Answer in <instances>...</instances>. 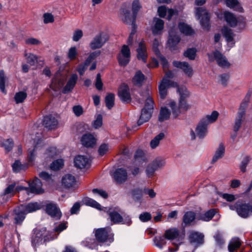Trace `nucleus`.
<instances>
[{"instance_id": "nucleus-14", "label": "nucleus", "mask_w": 252, "mask_h": 252, "mask_svg": "<svg viewBox=\"0 0 252 252\" xmlns=\"http://www.w3.org/2000/svg\"><path fill=\"white\" fill-rule=\"evenodd\" d=\"M136 17L134 18L133 12L132 14L130 10L126 7L122 8L121 9V18L122 21L127 24H131L132 28L136 27L135 20Z\"/></svg>"}, {"instance_id": "nucleus-8", "label": "nucleus", "mask_w": 252, "mask_h": 252, "mask_svg": "<svg viewBox=\"0 0 252 252\" xmlns=\"http://www.w3.org/2000/svg\"><path fill=\"white\" fill-rule=\"evenodd\" d=\"M195 16L200 20L202 27L205 30H208L210 27V16L206 9L203 7L196 8Z\"/></svg>"}, {"instance_id": "nucleus-28", "label": "nucleus", "mask_w": 252, "mask_h": 252, "mask_svg": "<svg viewBox=\"0 0 252 252\" xmlns=\"http://www.w3.org/2000/svg\"><path fill=\"white\" fill-rule=\"evenodd\" d=\"M204 235L199 232L192 231L189 235V240L190 243L195 246L203 243Z\"/></svg>"}, {"instance_id": "nucleus-36", "label": "nucleus", "mask_w": 252, "mask_h": 252, "mask_svg": "<svg viewBox=\"0 0 252 252\" xmlns=\"http://www.w3.org/2000/svg\"><path fill=\"white\" fill-rule=\"evenodd\" d=\"M219 113L217 111H213L211 114L207 115L200 120L208 126L215 122L218 118Z\"/></svg>"}, {"instance_id": "nucleus-43", "label": "nucleus", "mask_w": 252, "mask_h": 252, "mask_svg": "<svg viewBox=\"0 0 252 252\" xmlns=\"http://www.w3.org/2000/svg\"><path fill=\"white\" fill-rule=\"evenodd\" d=\"M83 203L89 206H91L92 207L94 208L95 209H97L99 210H100L101 209V205L100 204H99L98 202H97L94 200L89 198V197H85L84 198L83 200Z\"/></svg>"}, {"instance_id": "nucleus-15", "label": "nucleus", "mask_w": 252, "mask_h": 252, "mask_svg": "<svg viewBox=\"0 0 252 252\" xmlns=\"http://www.w3.org/2000/svg\"><path fill=\"white\" fill-rule=\"evenodd\" d=\"M164 26V21L158 18H154L151 26V31L154 35H161L162 33Z\"/></svg>"}, {"instance_id": "nucleus-39", "label": "nucleus", "mask_w": 252, "mask_h": 252, "mask_svg": "<svg viewBox=\"0 0 252 252\" xmlns=\"http://www.w3.org/2000/svg\"><path fill=\"white\" fill-rule=\"evenodd\" d=\"M178 28L180 32L186 35H191L194 33L193 30L189 25L184 23H179Z\"/></svg>"}, {"instance_id": "nucleus-47", "label": "nucleus", "mask_w": 252, "mask_h": 252, "mask_svg": "<svg viewBox=\"0 0 252 252\" xmlns=\"http://www.w3.org/2000/svg\"><path fill=\"white\" fill-rule=\"evenodd\" d=\"M226 4L230 8H234L241 12H243V8L239 4L237 0H226Z\"/></svg>"}, {"instance_id": "nucleus-53", "label": "nucleus", "mask_w": 252, "mask_h": 252, "mask_svg": "<svg viewBox=\"0 0 252 252\" xmlns=\"http://www.w3.org/2000/svg\"><path fill=\"white\" fill-rule=\"evenodd\" d=\"M115 95L113 94H108L105 97L106 107L110 109L114 104Z\"/></svg>"}, {"instance_id": "nucleus-12", "label": "nucleus", "mask_w": 252, "mask_h": 252, "mask_svg": "<svg viewBox=\"0 0 252 252\" xmlns=\"http://www.w3.org/2000/svg\"><path fill=\"white\" fill-rule=\"evenodd\" d=\"M177 87L178 84L176 82L166 79V78H163L158 86V90L160 97L162 99L165 97L167 94V89L170 87L177 88Z\"/></svg>"}, {"instance_id": "nucleus-7", "label": "nucleus", "mask_w": 252, "mask_h": 252, "mask_svg": "<svg viewBox=\"0 0 252 252\" xmlns=\"http://www.w3.org/2000/svg\"><path fill=\"white\" fill-rule=\"evenodd\" d=\"M108 34L101 32L96 34L90 43V47L93 50L101 48L108 40Z\"/></svg>"}, {"instance_id": "nucleus-59", "label": "nucleus", "mask_w": 252, "mask_h": 252, "mask_svg": "<svg viewBox=\"0 0 252 252\" xmlns=\"http://www.w3.org/2000/svg\"><path fill=\"white\" fill-rule=\"evenodd\" d=\"M100 54V51H96L92 52L86 59L84 64L87 65V66L91 63L97 57H98Z\"/></svg>"}, {"instance_id": "nucleus-13", "label": "nucleus", "mask_w": 252, "mask_h": 252, "mask_svg": "<svg viewBox=\"0 0 252 252\" xmlns=\"http://www.w3.org/2000/svg\"><path fill=\"white\" fill-rule=\"evenodd\" d=\"M208 126L207 125L200 120L195 128V133L193 130L191 131V138L194 139L195 134L200 139L204 138L208 132Z\"/></svg>"}, {"instance_id": "nucleus-27", "label": "nucleus", "mask_w": 252, "mask_h": 252, "mask_svg": "<svg viewBox=\"0 0 252 252\" xmlns=\"http://www.w3.org/2000/svg\"><path fill=\"white\" fill-rule=\"evenodd\" d=\"M29 190V193L34 194H40L43 192L40 180L38 178H35L32 183L30 184Z\"/></svg>"}, {"instance_id": "nucleus-49", "label": "nucleus", "mask_w": 252, "mask_h": 252, "mask_svg": "<svg viewBox=\"0 0 252 252\" xmlns=\"http://www.w3.org/2000/svg\"><path fill=\"white\" fill-rule=\"evenodd\" d=\"M164 134L162 132L159 133L152 139L150 142L152 149H155L159 144L160 141L164 137Z\"/></svg>"}, {"instance_id": "nucleus-6", "label": "nucleus", "mask_w": 252, "mask_h": 252, "mask_svg": "<svg viewBox=\"0 0 252 252\" xmlns=\"http://www.w3.org/2000/svg\"><path fill=\"white\" fill-rule=\"evenodd\" d=\"M165 165V159L161 157H158L150 162L145 169L146 176L152 178L156 171L162 169Z\"/></svg>"}, {"instance_id": "nucleus-3", "label": "nucleus", "mask_w": 252, "mask_h": 252, "mask_svg": "<svg viewBox=\"0 0 252 252\" xmlns=\"http://www.w3.org/2000/svg\"><path fill=\"white\" fill-rule=\"evenodd\" d=\"M40 208L37 202L30 203L27 205H21L17 210V225L21 224L27 214L36 211Z\"/></svg>"}, {"instance_id": "nucleus-35", "label": "nucleus", "mask_w": 252, "mask_h": 252, "mask_svg": "<svg viewBox=\"0 0 252 252\" xmlns=\"http://www.w3.org/2000/svg\"><path fill=\"white\" fill-rule=\"evenodd\" d=\"M43 123L46 128L52 129L57 126L58 121L54 117L46 116L43 118Z\"/></svg>"}, {"instance_id": "nucleus-51", "label": "nucleus", "mask_w": 252, "mask_h": 252, "mask_svg": "<svg viewBox=\"0 0 252 252\" xmlns=\"http://www.w3.org/2000/svg\"><path fill=\"white\" fill-rule=\"evenodd\" d=\"M195 217V214L194 213L191 211L187 212L183 217V221L187 224H189L194 220Z\"/></svg>"}, {"instance_id": "nucleus-38", "label": "nucleus", "mask_w": 252, "mask_h": 252, "mask_svg": "<svg viewBox=\"0 0 252 252\" xmlns=\"http://www.w3.org/2000/svg\"><path fill=\"white\" fill-rule=\"evenodd\" d=\"M42 144L41 141L34 146L32 149H29L28 150V159L30 162H32L35 159L37 152L41 149Z\"/></svg>"}, {"instance_id": "nucleus-9", "label": "nucleus", "mask_w": 252, "mask_h": 252, "mask_svg": "<svg viewBox=\"0 0 252 252\" xmlns=\"http://www.w3.org/2000/svg\"><path fill=\"white\" fill-rule=\"evenodd\" d=\"M95 236L99 242H105L107 241L112 243L113 241V235L111 228L109 227L100 228L95 231Z\"/></svg>"}, {"instance_id": "nucleus-29", "label": "nucleus", "mask_w": 252, "mask_h": 252, "mask_svg": "<svg viewBox=\"0 0 252 252\" xmlns=\"http://www.w3.org/2000/svg\"><path fill=\"white\" fill-rule=\"evenodd\" d=\"M78 80V76L76 74H71L67 80L66 85L64 87L63 92L67 94L70 92L75 86Z\"/></svg>"}, {"instance_id": "nucleus-48", "label": "nucleus", "mask_w": 252, "mask_h": 252, "mask_svg": "<svg viewBox=\"0 0 252 252\" xmlns=\"http://www.w3.org/2000/svg\"><path fill=\"white\" fill-rule=\"evenodd\" d=\"M245 118V117L243 115H239V114H237L233 126V130L235 132H237L239 130L241 126L242 122L244 120Z\"/></svg>"}, {"instance_id": "nucleus-64", "label": "nucleus", "mask_w": 252, "mask_h": 252, "mask_svg": "<svg viewBox=\"0 0 252 252\" xmlns=\"http://www.w3.org/2000/svg\"><path fill=\"white\" fill-rule=\"evenodd\" d=\"M43 17L44 24L52 23L54 21V16L51 13H45Z\"/></svg>"}, {"instance_id": "nucleus-21", "label": "nucleus", "mask_w": 252, "mask_h": 252, "mask_svg": "<svg viewBox=\"0 0 252 252\" xmlns=\"http://www.w3.org/2000/svg\"><path fill=\"white\" fill-rule=\"evenodd\" d=\"M180 37L177 34L174 29H171L169 32V38L167 42L168 46L171 50H174V47L180 41Z\"/></svg>"}, {"instance_id": "nucleus-26", "label": "nucleus", "mask_w": 252, "mask_h": 252, "mask_svg": "<svg viewBox=\"0 0 252 252\" xmlns=\"http://www.w3.org/2000/svg\"><path fill=\"white\" fill-rule=\"evenodd\" d=\"M64 85L63 78L58 74H57L52 79L50 85V88L55 92H58Z\"/></svg>"}, {"instance_id": "nucleus-62", "label": "nucleus", "mask_w": 252, "mask_h": 252, "mask_svg": "<svg viewBox=\"0 0 252 252\" xmlns=\"http://www.w3.org/2000/svg\"><path fill=\"white\" fill-rule=\"evenodd\" d=\"M25 43L28 45L38 46L41 44L39 39L34 37H29L25 39Z\"/></svg>"}, {"instance_id": "nucleus-31", "label": "nucleus", "mask_w": 252, "mask_h": 252, "mask_svg": "<svg viewBox=\"0 0 252 252\" xmlns=\"http://www.w3.org/2000/svg\"><path fill=\"white\" fill-rule=\"evenodd\" d=\"M114 178L117 183L121 184L126 180L127 178V172L125 169L119 168L115 171Z\"/></svg>"}, {"instance_id": "nucleus-17", "label": "nucleus", "mask_w": 252, "mask_h": 252, "mask_svg": "<svg viewBox=\"0 0 252 252\" xmlns=\"http://www.w3.org/2000/svg\"><path fill=\"white\" fill-rule=\"evenodd\" d=\"M118 95L120 99L124 102L128 103L131 101V96L128 86L122 84L119 88Z\"/></svg>"}, {"instance_id": "nucleus-1", "label": "nucleus", "mask_w": 252, "mask_h": 252, "mask_svg": "<svg viewBox=\"0 0 252 252\" xmlns=\"http://www.w3.org/2000/svg\"><path fill=\"white\" fill-rule=\"evenodd\" d=\"M151 94L150 90L147 89L141 94L143 98L146 99V102L144 107L142 110L140 118L137 121L138 126H141L148 121L152 116L154 102Z\"/></svg>"}, {"instance_id": "nucleus-37", "label": "nucleus", "mask_w": 252, "mask_h": 252, "mask_svg": "<svg viewBox=\"0 0 252 252\" xmlns=\"http://www.w3.org/2000/svg\"><path fill=\"white\" fill-rule=\"evenodd\" d=\"M108 213L110 220L113 223H119L123 220V217L116 210L110 209Z\"/></svg>"}, {"instance_id": "nucleus-11", "label": "nucleus", "mask_w": 252, "mask_h": 252, "mask_svg": "<svg viewBox=\"0 0 252 252\" xmlns=\"http://www.w3.org/2000/svg\"><path fill=\"white\" fill-rule=\"evenodd\" d=\"M168 105L171 108L173 115L175 118H176L181 113L180 109L187 111L190 108V105L187 103L185 99L179 100V106H177L174 101H170Z\"/></svg>"}, {"instance_id": "nucleus-2", "label": "nucleus", "mask_w": 252, "mask_h": 252, "mask_svg": "<svg viewBox=\"0 0 252 252\" xmlns=\"http://www.w3.org/2000/svg\"><path fill=\"white\" fill-rule=\"evenodd\" d=\"M57 238V235L54 236L43 228L34 232L32 237V244L33 247H35Z\"/></svg>"}, {"instance_id": "nucleus-19", "label": "nucleus", "mask_w": 252, "mask_h": 252, "mask_svg": "<svg viewBox=\"0 0 252 252\" xmlns=\"http://www.w3.org/2000/svg\"><path fill=\"white\" fill-rule=\"evenodd\" d=\"M173 64L174 66L182 69L188 77H192L193 73V69L188 63L185 62L174 61Z\"/></svg>"}, {"instance_id": "nucleus-32", "label": "nucleus", "mask_w": 252, "mask_h": 252, "mask_svg": "<svg viewBox=\"0 0 252 252\" xmlns=\"http://www.w3.org/2000/svg\"><path fill=\"white\" fill-rule=\"evenodd\" d=\"M251 95V92H248L241 103L237 112V114H239V115H242L245 117L246 110L247 108Z\"/></svg>"}, {"instance_id": "nucleus-30", "label": "nucleus", "mask_w": 252, "mask_h": 252, "mask_svg": "<svg viewBox=\"0 0 252 252\" xmlns=\"http://www.w3.org/2000/svg\"><path fill=\"white\" fill-rule=\"evenodd\" d=\"M213 56L219 66L222 67H228L229 66L230 63L226 58L220 52L218 51L214 52Z\"/></svg>"}, {"instance_id": "nucleus-40", "label": "nucleus", "mask_w": 252, "mask_h": 252, "mask_svg": "<svg viewBox=\"0 0 252 252\" xmlns=\"http://www.w3.org/2000/svg\"><path fill=\"white\" fill-rule=\"evenodd\" d=\"M14 143L12 139L0 140V146L3 147L7 152L10 151L13 148Z\"/></svg>"}, {"instance_id": "nucleus-20", "label": "nucleus", "mask_w": 252, "mask_h": 252, "mask_svg": "<svg viewBox=\"0 0 252 252\" xmlns=\"http://www.w3.org/2000/svg\"><path fill=\"white\" fill-rule=\"evenodd\" d=\"M75 167L78 168H88L90 165V160L86 156L78 155L76 156L74 160Z\"/></svg>"}, {"instance_id": "nucleus-23", "label": "nucleus", "mask_w": 252, "mask_h": 252, "mask_svg": "<svg viewBox=\"0 0 252 252\" xmlns=\"http://www.w3.org/2000/svg\"><path fill=\"white\" fill-rule=\"evenodd\" d=\"M137 57L138 60H142L146 63L147 58V47L144 41L142 40L138 44V47L136 49Z\"/></svg>"}, {"instance_id": "nucleus-50", "label": "nucleus", "mask_w": 252, "mask_h": 252, "mask_svg": "<svg viewBox=\"0 0 252 252\" xmlns=\"http://www.w3.org/2000/svg\"><path fill=\"white\" fill-rule=\"evenodd\" d=\"M241 245V242L238 238L235 237L231 239L229 246L228 250L230 252H233Z\"/></svg>"}, {"instance_id": "nucleus-18", "label": "nucleus", "mask_w": 252, "mask_h": 252, "mask_svg": "<svg viewBox=\"0 0 252 252\" xmlns=\"http://www.w3.org/2000/svg\"><path fill=\"white\" fill-rule=\"evenodd\" d=\"M46 213L51 217L58 220L62 216V213L57 205L53 203L47 204L46 206Z\"/></svg>"}, {"instance_id": "nucleus-56", "label": "nucleus", "mask_w": 252, "mask_h": 252, "mask_svg": "<svg viewBox=\"0 0 252 252\" xmlns=\"http://www.w3.org/2000/svg\"><path fill=\"white\" fill-rule=\"evenodd\" d=\"M78 54L77 49L76 47L73 46L69 48L67 53L68 58L71 61L76 59Z\"/></svg>"}, {"instance_id": "nucleus-57", "label": "nucleus", "mask_w": 252, "mask_h": 252, "mask_svg": "<svg viewBox=\"0 0 252 252\" xmlns=\"http://www.w3.org/2000/svg\"><path fill=\"white\" fill-rule=\"evenodd\" d=\"M6 82V77L3 70L0 71V89L1 92L6 94L5 85Z\"/></svg>"}, {"instance_id": "nucleus-41", "label": "nucleus", "mask_w": 252, "mask_h": 252, "mask_svg": "<svg viewBox=\"0 0 252 252\" xmlns=\"http://www.w3.org/2000/svg\"><path fill=\"white\" fill-rule=\"evenodd\" d=\"M145 80V76L141 71H137L132 79L133 84L138 86H140L144 80Z\"/></svg>"}, {"instance_id": "nucleus-58", "label": "nucleus", "mask_w": 252, "mask_h": 252, "mask_svg": "<svg viewBox=\"0 0 252 252\" xmlns=\"http://www.w3.org/2000/svg\"><path fill=\"white\" fill-rule=\"evenodd\" d=\"M64 164L63 161L62 159H57L53 161L50 166L51 169L53 170H58L62 168Z\"/></svg>"}, {"instance_id": "nucleus-45", "label": "nucleus", "mask_w": 252, "mask_h": 252, "mask_svg": "<svg viewBox=\"0 0 252 252\" xmlns=\"http://www.w3.org/2000/svg\"><path fill=\"white\" fill-rule=\"evenodd\" d=\"M170 115V111L166 107H162L160 110V113L158 116V120L159 122H162L166 120H168Z\"/></svg>"}, {"instance_id": "nucleus-52", "label": "nucleus", "mask_w": 252, "mask_h": 252, "mask_svg": "<svg viewBox=\"0 0 252 252\" xmlns=\"http://www.w3.org/2000/svg\"><path fill=\"white\" fill-rule=\"evenodd\" d=\"M143 189H135L131 191V194L135 200L139 201L142 197Z\"/></svg>"}, {"instance_id": "nucleus-42", "label": "nucleus", "mask_w": 252, "mask_h": 252, "mask_svg": "<svg viewBox=\"0 0 252 252\" xmlns=\"http://www.w3.org/2000/svg\"><path fill=\"white\" fill-rule=\"evenodd\" d=\"M83 203L89 206H91L92 207L94 208L95 209H97L99 210H100L101 209V205L100 204H99L98 202H97L94 200L89 198V197H85L84 198L83 200Z\"/></svg>"}, {"instance_id": "nucleus-61", "label": "nucleus", "mask_w": 252, "mask_h": 252, "mask_svg": "<svg viewBox=\"0 0 252 252\" xmlns=\"http://www.w3.org/2000/svg\"><path fill=\"white\" fill-rule=\"evenodd\" d=\"M178 87V91L179 93L180 98V99H186L189 96V93L187 88L184 86Z\"/></svg>"}, {"instance_id": "nucleus-55", "label": "nucleus", "mask_w": 252, "mask_h": 252, "mask_svg": "<svg viewBox=\"0 0 252 252\" xmlns=\"http://www.w3.org/2000/svg\"><path fill=\"white\" fill-rule=\"evenodd\" d=\"M141 7L139 0H134L133 1L132 3V11L133 13L134 18L137 16V13Z\"/></svg>"}, {"instance_id": "nucleus-4", "label": "nucleus", "mask_w": 252, "mask_h": 252, "mask_svg": "<svg viewBox=\"0 0 252 252\" xmlns=\"http://www.w3.org/2000/svg\"><path fill=\"white\" fill-rule=\"evenodd\" d=\"M229 208L236 211L238 216L243 218H247L252 215V204L251 203L237 201L234 205H230Z\"/></svg>"}, {"instance_id": "nucleus-22", "label": "nucleus", "mask_w": 252, "mask_h": 252, "mask_svg": "<svg viewBox=\"0 0 252 252\" xmlns=\"http://www.w3.org/2000/svg\"><path fill=\"white\" fill-rule=\"evenodd\" d=\"M222 33L225 37L228 45L230 47H233L235 43L234 40L235 34L232 30L227 27H224L222 29Z\"/></svg>"}, {"instance_id": "nucleus-46", "label": "nucleus", "mask_w": 252, "mask_h": 252, "mask_svg": "<svg viewBox=\"0 0 252 252\" xmlns=\"http://www.w3.org/2000/svg\"><path fill=\"white\" fill-rule=\"evenodd\" d=\"M166 238L164 236H157L154 239L155 245L158 248L161 249L166 244Z\"/></svg>"}, {"instance_id": "nucleus-54", "label": "nucleus", "mask_w": 252, "mask_h": 252, "mask_svg": "<svg viewBox=\"0 0 252 252\" xmlns=\"http://www.w3.org/2000/svg\"><path fill=\"white\" fill-rule=\"evenodd\" d=\"M15 183L9 185L4 190L3 192L1 194V196L8 195L11 197L14 195V191L15 189Z\"/></svg>"}, {"instance_id": "nucleus-25", "label": "nucleus", "mask_w": 252, "mask_h": 252, "mask_svg": "<svg viewBox=\"0 0 252 252\" xmlns=\"http://www.w3.org/2000/svg\"><path fill=\"white\" fill-rule=\"evenodd\" d=\"M158 13L161 18H164L167 14V19L169 20L173 15L177 14V11L172 8L167 9L165 6H160L158 8Z\"/></svg>"}, {"instance_id": "nucleus-34", "label": "nucleus", "mask_w": 252, "mask_h": 252, "mask_svg": "<svg viewBox=\"0 0 252 252\" xmlns=\"http://www.w3.org/2000/svg\"><path fill=\"white\" fill-rule=\"evenodd\" d=\"M82 144L86 147H93L95 145L96 139L91 134H86L81 138Z\"/></svg>"}, {"instance_id": "nucleus-63", "label": "nucleus", "mask_w": 252, "mask_h": 252, "mask_svg": "<svg viewBox=\"0 0 252 252\" xmlns=\"http://www.w3.org/2000/svg\"><path fill=\"white\" fill-rule=\"evenodd\" d=\"M196 50L195 48H189L184 53V56L189 60L195 59Z\"/></svg>"}, {"instance_id": "nucleus-44", "label": "nucleus", "mask_w": 252, "mask_h": 252, "mask_svg": "<svg viewBox=\"0 0 252 252\" xmlns=\"http://www.w3.org/2000/svg\"><path fill=\"white\" fill-rule=\"evenodd\" d=\"M24 56L27 63L31 65H34L38 62V57L33 53L25 52Z\"/></svg>"}, {"instance_id": "nucleus-16", "label": "nucleus", "mask_w": 252, "mask_h": 252, "mask_svg": "<svg viewBox=\"0 0 252 252\" xmlns=\"http://www.w3.org/2000/svg\"><path fill=\"white\" fill-rule=\"evenodd\" d=\"M164 234L165 237L167 239L169 240L176 239L178 241V243H173L174 245L178 246L182 243L181 241L182 240L183 238L180 235L179 231L177 229L174 228L169 229L165 231Z\"/></svg>"}, {"instance_id": "nucleus-5", "label": "nucleus", "mask_w": 252, "mask_h": 252, "mask_svg": "<svg viewBox=\"0 0 252 252\" xmlns=\"http://www.w3.org/2000/svg\"><path fill=\"white\" fill-rule=\"evenodd\" d=\"M224 17L227 23L231 27L236 28L238 32L243 30L246 27V22L242 17L236 18L232 13L226 11Z\"/></svg>"}, {"instance_id": "nucleus-24", "label": "nucleus", "mask_w": 252, "mask_h": 252, "mask_svg": "<svg viewBox=\"0 0 252 252\" xmlns=\"http://www.w3.org/2000/svg\"><path fill=\"white\" fill-rule=\"evenodd\" d=\"M75 177L71 174H66L62 179V185L65 188H73L76 185Z\"/></svg>"}, {"instance_id": "nucleus-10", "label": "nucleus", "mask_w": 252, "mask_h": 252, "mask_svg": "<svg viewBox=\"0 0 252 252\" xmlns=\"http://www.w3.org/2000/svg\"><path fill=\"white\" fill-rule=\"evenodd\" d=\"M131 53L129 48L127 45H124L118 55L117 59L121 66H126L130 62Z\"/></svg>"}, {"instance_id": "nucleus-33", "label": "nucleus", "mask_w": 252, "mask_h": 252, "mask_svg": "<svg viewBox=\"0 0 252 252\" xmlns=\"http://www.w3.org/2000/svg\"><path fill=\"white\" fill-rule=\"evenodd\" d=\"M225 150V148L224 144L223 143H220L215 152L211 161L212 163H214L219 159L222 158L224 156Z\"/></svg>"}, {"instance_id": "nucleus-60", "label": "nucleus", "mask_w": 252, "mask_h": 252, "mask_svg": "<svg viewBox=\"0 0 252 252\" xmlns=\"http://www.w3.org/2000/svg\"><path fill=\"white\" fill-rule=\"evenodd\" d=\"M216 213V211L215 209H211L206 212L202 217L201 219L204 221H209L214 216Z\"/></svg>"}]
</instances>
